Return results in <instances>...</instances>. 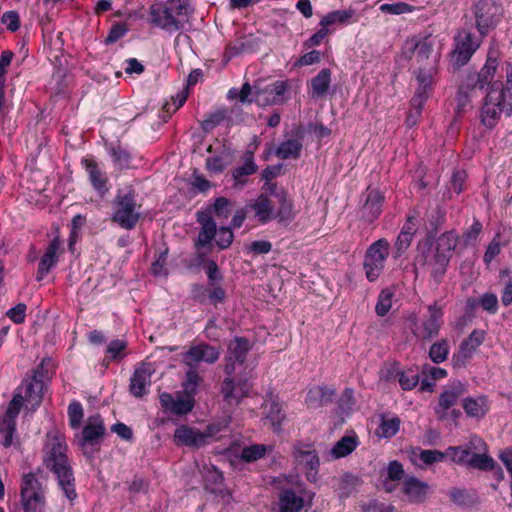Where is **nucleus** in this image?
<instances>
[{
  "label": "nucleus",
  "mask_w": 512,
  "mask_h": 512,
  "mask_svg": "<svg viewBox=\"0 0 512 512\" xmlns=\"http://www.w3.org/2000/svg\"><path fill=\"white\" fill-rule=\"evenodd\" d=\"M67 449L65 439L57 431L48 432L43 448L42 462L43 466L54 474L67 499L73 501L76 499L77 493Z\"/></svg>",
  "instance_id": "obj_1"
},
{
  "label": "nucleus",
  "mask_w": 512,
  "mask_h": 512,
  "mask_svg": "<svg viewBox=\"0 0 512 512\" xmlns=\"http://www.w3.org/2000/svg\"><path fill=\"white\" fill-rule=\"evenodd\" d=\"M194 14L191 0H165L149 8V22L170 34L182 31Z\"/></svg>",
  "instance_id": "obj_2"
},
{
  "label": "nucleus",
  "mask_w": 512,
  "mask_h": 512,
  "mask_svg": "<svg viewBox=\"0 0 512 512\" xmlns=\"http://www.w3.org/2000/svg\"><path fill=\"white\" fill-rule=\"evenodd\" d=\"M512 114V65L506 66V83L500 87L498 83H493L487 93L485 102L481 109L482 123L493 128L500 116Z\"/></svg>",
  "instance_id": "obj_3"
},
{
  "label": "nucleus",
  "mask_w": 512,
  "mask_h": 512,
  "mask_svg": "<svg viewBox=\"0 0 512 512\" xmlns=\"http://www.w3.org/2000/svg\"><path fill=\"white\" fill-rule=\"evenodd\" d=\"M447 455L456 464H465L479 470L494 468V460L487 454V445L477 435H472L463 445L450 446Z\"/></svg>",
  "instance_id": "obj_4"
},
{
  "label": "nucleus",
  "mask_w": 512,
  "mask_h": 512,
  "mask_svg": "<svg viewBox=\"0 0 512 512\" xmlns=\"http://www.w3.org/2000/svg\"><path fill=\"white\" fill-rule=\"evenodd\" d=\"M137 193L132 187L119 189L113 201L112 221L121 228L132 230L141 217V204L137 203Z\"/></svg>",
  "instance_id": "obj_5"
},
{
  "label": "nucleus",
  "mask_w": 512,
  "mask_h": 512,
  "mask_svg": "<svg viewBox=\"0 0 512 512\" xmlns=\"http://www.w3.org/2000/svg\"><path fill=\"white\" fill-rule=\"evenodd\" d=\"M389 251L390 244L384 238L373 242L366 250L363 268L366 278L370 282L376 281L381 275L389 256Z\"/></svg>",
  "instance_id": "obj_6"
},
{
  "label": "nucleus",
  "mask_w": 512,
  "mask_h": 512,
  "mask_svg": "<svg viewBox=\"0 0 512 512\" xmlns=\"http://www.w3.org/2000/svg\"><path fill=\"white\" fill-rule=\"evenodd\" d=\"M442 309L436 303L428 306V316L418 321L415 315L409 317L413 335L422 341H429L438 336L442 324Z\"/></svg>",
  "instance_id": "obj_7"
},
{
  "label": "nucleus",
  "mask_w": 512,
  "mask_h": 512,
  "mask_svg": "<svg viewBox=\"0 0 512 512\" xmlns=\"http://www.w3.org/2000/svg\"><path fill=\"white\" fill-rule=\"evenodd\" d=\"M474 14L476 26L482 36L500 21L503 10L495 0H478L475 4Z\"/></svg>",
  "instance_id": "obj_8"
},
{
  "label": "nucleus",
  "mask_w": 512,
  "mask_h": 512,
  "mask_svg": "<svg viewBox=\"0 0 512 512\" xmlns=\"http://www.w3.org/2000/svg\"><path fill=\"white\" fill-rule=\"evenodd\" d=\"M21 499L25 512H41L44 506V491L33 473L22 478Z\"/></svg>",
  "instance_id": "obj_9"
},
{
  "label": "nucleus",
  "mask_w": 512,
  "mask_h": 512,
  "mask_svg": "<svg viewBox=\"0 0 512 512\" xmlns=\"http://www.w3.org/2000/svg\"><path fill=\"white\" fill-rule=\"evenodd\" d=\"M434 47V40L428 36H412L402 46V56L407 60L415 59L417 64L428 60Z\"/></svg>",
  "instance_id": "obj_10"
},
{
  "label": "nucleus",
  "mask_w": 512,
  "mask_h": 512,
  "mask_svg": "<svg viewBox=\"0 0 512 512\" xmlns=\"http://www.w3.org/2000/svg\"><path fill=\"white\" fill-rule=\"evenodd\" d=\"M418 88L411 100L412 109L407 116V124L413 126L418 122V117L421 114L422 108L428 99V92L432 85V75L422 69L417 74Z\"/></svg>",
  "instance_id": "obj_11"
},
{
  "label": "nucleus",
  "mask_w": 512,
  "mask_h": 512,
  "mask_svg": "<svg viewBox=\"0 0 512 512\" xmlns=\"http://www.w3.org/2000/svg\"><path fill=\"white\" fill-rule=\"evenodd\" d=\"M314 492L303 491L302 495H297L291 488H284L278 496V512H301L306 511L313 505Z\"/></svg>",
  "instance_id": "obj_12"
},
{
  "label": "nucleus",
  "mask_w": 512,
  "mask_h": 512,
  "mask_svg": "<svg viewBox=\"0 0 512 512\" xmlns=\"http://www.w3.org/2000/svg\"><path fill=\"white\" fill-rule=\"evenodd\" d=\"M455 47L452 52V60L458 67L469 62L472 55L480 47V41L474 39L473 34L468 30H460L455 36Z\"/></svg>",
  "instance_id": "obj_13"
},
{
  "label": "nucleus",
  "mask_w": 512,
  "mask_h": 512,
  "mask_svg": "<svg viewBox=\"0 0 512 512\" xmlns=\"http://www.w3.org/2000/svg\"><path fill=\"white\" fill-rule=\"evenodd\" d=\"M220 357V351L206 343L191 346L182 354V362L187 367L198 368L199 363L214 364Z\"/></svg>",
  "instance_id": "obj_14"
},
{
  "label": "nucleus",
  "mask_w": 512,
  "mask_h": 512,
  "mask_svg": "<svg viewBox=\"0 0 512 512\" xmlns=\"http://www.w3.org/2000/svg\"><path fill=\"white\" fill-rule=\"evenodd\" d=\"M286 91L287 83L281 80L275 81L263 88L254 85V100L263 106L282 104L286 101Z\"/></svg>",
  "instance_id": "obj_15"
},
{
  "label": "nucleus",
  "mask_w": 512,
  "mask_h": 512,
  "mask_svg": "<svg viewBox=\"0 0 512 512\" xmlns=\"http://www.w3.org/2000/svg\"><path fill=\"white\" fill-rule=\"evenodd\" d=\"M249 350L250 343L244 337H236L229 343L228 355L224 366V371L227 375L232 376L236 370V364L241 365L245 362Z\"/></svg>",
  "instance_id": "obj_16"
},
{
  "label": "nucleus",
  "mask_w": 512,
  "mask_h": 512,
  "mask_svg": "<svg viewBox=\"0 0 512 512\" xmlns=\"http://www.w3.org/2000/svg\"><path fill=\"white\" fill-rule=\"evenodd\" d=\"M467 392L465 385L461 382H454L448 386L440 395L438 405L435 407V413L438 419L447 417V411L453 407L457 401Z\"/></svg>",
  "instance_id": "obj_17"
},
{
  "label": "nucleus",
  "mask_w": 512,
  "mask_h": 512,
  "mask_svg": "<svg viewBox=\"0 0 512 512\" xmlns=\"http://www.w3.org/2000/svg\"><path fill=\"white\" fill-rule=\"evenodd\" d=\"M197 222L201 225L198 238L195 242L196 250L211 247L212 240L217 233V225L210 211L197 212Z\"/></svg>",
  "instance_id": "obj_18"
},
{
  "label": "nucleus",
  "mask_w": 512,
  "mask_h": 512,
  "mask_svg": "<svg viewBox=\"0 0 512 512\" xmlns=\"http://www.w3.org/2000/svg\"><path fill=\"white\" fill-rule=\"evenodd\" d=\"M249 394V387L245 381L235 382L227 375L221 385V395L225 403L229 406H237L241 400Z\"/></svg>",
  "instance_id": "obj_19"
},
{
  "label": "nucleus",
  "mask_w": 512,
  "mask_h": 512,
  "mask_svg": "<svg viewBox=\"0 0 512 512\" xmlns=\"http://www.w3.org/2000/svg\"><path fill=\"white\" fill-rule=\"evenodd\" d=\"M383 195L376 189H367L365 201L359 210L360 218L367 223L374 222L382 212Z\"/></svg>",
  "instance_id": "obj_20"
},
{
  "label": "nucleus",
  "mask_w": 512,
  "mask_h": 512,
  "mask_svg": "<svg viewBox=\"0 0 512 512\" xmlns=\"http://www.w3.org/2000/svg\"><path fill=\"white\" fill-rule=\"evenodd\" d=\"M152 373L151 365L147 363H142L135 369L129 385V391L134 397L142 398L148 393Z\"/></svg>",
  "instance_id": "obj_21"
},
{
  "label": "nucleus",
  "mask_w": 512,
  "mask_h": 512,
  "mask_svg": "<svg viewBox=\"0 0 512 512\" xmlns=\"http://www.w3.org/2000/svg\"><path fill=\"white\" fill-rule=\"evenodd\" d=\"M205 489L221 498L224 503H229L232 499L231 491L223 487L224 476L220 470L212 466L206 468L204 474Z\"/></svg>",
  "instance_id": "obj_22"
},
{
  "label": "nucleus",
  "mask_w": 512,
  "mask_h": 512,
  "mask_svg": "<svg viewBox=\"0 0 512 512\" xmlns=\"http://www.w3.org/2000/svg\"><path fill=\"white\" fill-rule=\"evenodd\" d=\"M294 457L299 464L304 465L305 468L310 470L307 473V478L312 480L320 464L316 450L309 444L300 443L294 447Z\"/></svg>",
  "instance_id": "obj_23"
},
{
  "label": "nucleus",
  "mask_w": 512,
  "mask_h": 512,
  "mask_svg": "<svg viewBox=\"0 0 512 512\" xmlns=\"http://www.w3.org/2000/svg\"><path fill=\"white\" fill-rule=\"evenodd\" d=\"M104 433L105 427L102 418L99 415L91 416L82 430L78 443L82 449H85L87 445L98 443Z\"/></svg>",
  "instance_id": "obj_24"
},
{
  "label": "nucleus",
  "mask_w": 512,
  "mask_h": 512,
  "mask_svg": "<svg viewBox=\"0 0 512 512\" xmlns=\"http://www.w3.org/2000/svg\"><path fill=\"white\" fill-rule=\"evenodd\" d=\"M209 435L188 426H180L175 430L174 441L177 445L199 448L208 443Z\"/></svg>",
  "instance_id": "obj_25"
},
{
  "label": "nucleus",
  "mask_w": 512,
  "mask_h": 512,
  "mask_svg": "<svg viewBox=\"0 0 512 512\" xmlns=\"http://www.w3.org/2000/svg\"><path fill=\"white\" fill-rule=\"evenodd\" d=\"M484 340V332L474 330L468 338H466L460 345L459 351L453 356L455 366H464L466 361L471 358L476 349L482 344Z\"/></svg>",
  "instance_id": "obj_26"
},
{
  "label": "nucleus",
  "mask_w": 512,
  "mask_h": 512,
  "mask_svg": "<svg viewBox=\"0 0 512 512\" xmlns=\"http://www.w3.org/2000/svg\"><path fill=\"white\" fill-rule=\"evenodd\" d=\"M43 387L42 375L39 372H35L30 379H25L22 382L18 391L21 393L24 391V399L31 403L32 406H38L42 401Z\"/></svg>",
  "instance_id": "obj_27"
},
{
  "label": "nucleus",
  "mask_w": 512,
  "mask_h": 512,
  "mask_svg": "<svg viewBox=\"0 0 512 512\" xmlns=\"http://www.w3.org/2000/svg\"><path fill=\"white\" fill-rule=\"evenodd\" d=\"M429 485L414 476H408L403 482V493L413 503H422L429 493Z\"/></svg>",
  "instance_id": "obj_28"
},
{
  "label": "nucleus",
  "mask_w": 512,
  "mask_h": 512,
  "mask_svg": "<svg viewBox=\"0 0 512 512\" xmlns=\"http://www.w3.org/2000/svg\"><path fill=\"white\" fill-rule=\"evenodd\" d=\"M265 413L266 423L271 425L273 431L279 432L286 419L283 403L277 397H270L265 403Z\"/></svg>",
  "instance_id": "obj_29"
},
{
  "label": "nucleus",
  "mask_w": 512,
  "mask_h": 512,
  "mask_svg": "<svg viewBox=\"0 0 512 512\" xmlns=\"http://www.w3.org/2000/svg\"><path fill=\"white\" fill-rule=\"evenodd\" d=\"M60 249V241L58 238H55L52 240V242L47 247L44 255L42 256L37 274H36V280L41 281L46 274L50 271V269L56 264L57 262V254Z\"/></svg>",
  "instance_id": "obj_30"
},
{
  "label": "nucleus",
  "mask_w": 512,
  "mask_h": 512,
  "mask_svg": "<svg viewBox=\"0 0 512 512\" xmlns=\"http://www.w3.org/2000/svg\"><path fill=\"white\" fill-rule=\"evenodd\" d=\"M463 409L468 417L481 419L489 411V401L486 396L467 397L463 400Z\"/></svg>",
  "instance_id": "obj_31"
},
{
  "label": "nucleus",
  "mask_w": 512,
  "mask_h": 512,
  "mask_svg": "<svg viewBox=\"0 0 512 512\" xmlns=\"http://www.w3.org/2000/svg\"><path fill=\"white\" fill-rule=\"evenodd\" d=\"M82 165L85 167L88 175L89 180L94 187L100 194H105L108 191V188L106 186L107 183V177L105 173H103L98 164L90 159H83Z\"/></svg>",
  "instance_id": "obj_32"
},
{
  "label": "nucleus",
  "mask_w": 512,
  "mask_h": 512,
  "mask_svg": "<svg viewBox=\"0 0 512 512\" xmlns=\"http://www.w3.org/2000/svg\"><path fill=\"white\" fill-rule=\"evenodd\" d=\"M486 86L482 82L477 72L468 73L463 80L458 92L459 104L465 105L468 101L469 94L475 90H483Z\"/></svg>",
  "instance_id": "obj_33"
},
{
  "label": "nucleus",
  "mask_w": 512,
  "mask_h": 512,
  "mask_svg": "<svg viewBox=\"0 0 512 512\" xmlns=\"http://www.w3.org/2000/svg\"><path fill=\"white\" fill-rule=\"evenodd\" d=\"M331 83V71L322 69L311 79V96L314 99H322L328 92Z\"/></svg>",
  "instance_id": "obj_34"
},
{
  "label": "nucleus",
  "mask_w": 512,
  "mask_h": 512,
  "mask_svg": "<svg viewBox=\"0 0 512 512\" xmlns=\"http://www.w3.org/2000/svg\"><path fill=\"white\" fill-rule=\"evenodd\" d=\"M203 382V378L200 375L198 368L187 367L185 372V378L182 382L183 393L186 396H194L198 393V389Z\"/></svg>",
  "instance_id": "obj_35"
},
{
  "label": "nucleus",
  "mask_w": 512,
  "mask_h": 512,
  "mask_svg": "<svg viewBox=\"0 0 512 512\" xmlns=\"http://www.w3.org/2000/svg\"><path fill=\"white\" fill-rule=\"evenodd\" d=\"M256 171L257 165L254 162L253 154L246 152L244 155V163L234 170L233 178L236 184L243 186L247 182L246 177Z\"/></svg>",
  "instance_id": "obj_36"
},
{
  "label": "nucleus",
  "mask_w": 512,
  "mask_h": 512,
  "mask_svg": "<svg viewBox=\"0 0 512 512\" xmlns=\"http://www.w3.org/2000/svg\"><path fill=\"white\" fill-rule=\"evenodd\" d=\"M302 150V143L297 139H288L280 143L275 154L280 159H297Z\"/></svg>",
  "instance_id": "obj_37"
},
{
  "label": "nucleus",
  "mask_w": 512,
  "mask_h": 512,
  "mask_svg": "<svg viewBox=\"0 0 512 512\" xmlns=\"http://www.w3.org/2000/svg\"><path fill=\"white\" fill-rule=\"evenodd\" d=\"M448 496L452 503L462 508L471 507L476 503L475 494L465 488L453 487L449 490Z\"/></svg>",
  "instance_id": "obj_38"
},
{
  "label": "nucleus",
  "mask_w": 512,
  "mask_h": 512,
  "mask_svg": "<svg viewBox=\"0 0 512 512\" xmlns=\"http://www.w3.org/2000/svg\"><path fill=\"white\" fill-rule=\"evenodd\" d=\"M450 256L445 253L436 252L430 262L431 276L437 284L441 282L442 277L446 273Z\"/></svg>",
  "instance_id": "obj_39"
},
{
  "label": "nucleus",
  "mask_w": 512,
  "mask_h": 512,
  "mask_svg": "<svg viewBox=\"0 0 512 512\" xmlns=\"http://www.w3.org/2000/svg\"><path fill=\"white\" fill-rule=\"evenodd\" d=\"M357 447V439L354 436H344L335 443L331 450L334 459L349 455Z\"/></svg>",
  "instance_id": "obj_40"
},
{
  "label": "nucleus",
  "mask_w": 512,
  "mask_h": 512,
  "mask_svg": "<svg viewBox=\"0 0 512 512\" xmlns=\"http://www.w3.org/2000/svg\"><path fill=\"white\" fill-rule=\"evenodd\" d=\"M355 16V10H336L326 14L320 21V26H328L334 24H346Z\"/></svg>",
  "instance_id": "obj_41"
},
{
  "label": "nucleus",
  "mask_w": 512,
  "mask_h": 512,
  "mask_svg": "<svg viewBox=\"0 0 512 512\" xmlns=\"http://www.w3.org/2000/svg\"><path fill=\"white\" fill-rule=\"evenodd\" d=\"M253 210L255 211V216L262 223H266L271 218V214L273 211V205L269 198L265 195H260L255 202L251 205Z\"/></svg>",
  "instance_id": "obj_42"
},
{
  "label": "nucleus",
  "mask_w": 512,
  "mask_h": 512,
  "mask_svg": "<svg viewBox=\"0 0 512 512\" xmlns=\"http://www.w3.org/2000/svg\"><path fill=\"white\" fill-rule=\"evenodd\" d=\"M499 61L496 52L489 51L486 62L480 72H477L484 85H488L494 78Z\"/></svg>",
  "instance_id": "obj_43"
},
{
  "label": "nucleus",
  "mask_w": 512,
  "mask_h": 512,
  "mask_svg": "<svg viewBox=\"0 0 512 512\" xmlns=\"http://www.w3.org/2000/svg\"><path fill=\"white\" fill-rule=\"evenodd\" d=\"M457 243L458 235L455 232H445L437 239L436 252L445 253L450 256L451 252L456 248Z\"/></svg>",
  "instance_id": "obj_44"
},
{
  "label": "nucleus",
  "mask_w": 512,
  "mask_h": 512,
  "mask_svg": "<svg viewBox=\"0 0 512 512\" xmlns=\"http://www.w3.org/2000/svg\"><path fill=\"white\" fill-rule=\"evenodd\" d=\"M335 391L326 386H319L311 389L308 393L309 405H313V400H318L319 406L325 405L333 400Z\"/></svg>",
  "instance_id": "obj_45"
},
{
  "label": "nucleus",
  "mask_w": 512,
  "mask_h": 512,
  "mask_svg": "<svg viewBox=\"0 0 512 512\" xmlns=\"http://www.w3.org/2000/svg\"><path fill=\"white\" fill-rule=\"evenodd\" d=\"M449 354V344L446 339H441L432 344L429 350V358L432 362L439 364L444 362Z\"/></svg>",
  "instance_id": "obj_46"
},
{
  "label": "nucleus",
  "mask_w": 512,
  "mask_h": 512,
  "mask_svg": "<svg viewBox=\"0 0 512 512\" xmlns=\"http://www.w3.org/2000/svg\"><path fill=\"white\" fill-rule=\"evenodd\" d=\"M268 446L264 444H254L244 447L241 451V459L245 462H254L265 456Z\"/></svg>",
  "instance_id": "obj_47"
},
{
  "label": "nucleus",
  "mask_w": 512,
  "mask_h": 512,
  "mask_svg": "<svg viewBox=\"0 0 512 512\" xmlns=\"http://www.w3.org/2000/svg\"><path fill=\"white\" fill-rule=\"evenodd\" d=\"M500 280L504 285L501 291V302L504 306H509L512 304V277L508 269L500 271Z\"/></svg>",
  "instance_id": "obj_48"
},
{
  "label": "nucleus",
  "mask_w": 512,
  "mask_h": 512,
  "mask_svg": "<svg viewBox=\"0 0 512 512\" xmlns=\"http://www.w3.org/2000/svg\"><path fill=\"white\" fill-rule=\"evenodd\" d=\"M400 420L398 418L383 419L378 430V436L390 438L399 431Z\"/></svg>",
  "instance_id": "obj_49"
},
{
  "label": "nucleus",
  "mask_w": 512,
  "mask_h": 512,
  "mask_svg": "<svg viewBox=\"0 0 512 512\" xmlns=\"http://www.w3.org/2000/svg\"><path fill=\"white\" fill-rule=\"evenodd\" d=\"M393 293L389 289H384L380 292L375 307V311L379 316H385L392 306Z\"/></svg>",
  "instance_id": "obj_50"
},
{
  "label": "nucleus",
  "mask_w": 512,
  "mask_h": 512,
  "mask_svg": "<svg viewBox=\"0 0 512 512\" xmlns=\"http://www.w3.org/2000/svg\"><path fill=\"white\" fill-rule=\"evenodd\" d=\"M194 398L192 396L182 397L177 395L174 406V413L176 415H185L192 411L194 407Z\"/></svg>",
  "instance_id": "obj_51"
},
{
  "label": "nucleus",
  "mask_w": 512,
  "mask_h": 512,
  "mask_svg": "<svg viewBox=\"0 0 512 512\" xmlns=\"http://www.w3.org/2000/svg\"><path fill=\"white\" fill-rule=\"evenodd\" d=\"M380 10L383 13L392 14V15H401L406 13H411L414 10V7L405 3L398 2L393 4H382L380 6Z\"/></svg>",
  "instance_id": "obj_52"
},
{
  "label": "nucleus",
  "mask_w": 512,
  "mask_h": 512,
  "mask_svg": "<svg viewBox=\"0 0 512 512\" xmlns=\"http://www.w3.org/2000/svg\"><path fill=\"white\" fill-rule=\"evenodd\" d=\"M68 417L70 426L73 429L80 427L83 418V408L79 402H72L68 406Z\"/></svg>",
  "instance_id": "obj_53"
},
{
  "label": "nucleus",
  "mask_w": 512,
  "mask_h": 512,
  "mask_svg": "<svg viewBox=\"0 0 512 512\" xmlns=\"http://www.w3.org/2000/svg\"><path fill=\"white\" fill-rule=\"evenodd\" d=\"M226 114L225 110H219L210 114L202 121V129L206 132L213 130L226 119Z\"/></svg>",
  "instance_id": "obj_54"
},
{
  "label": "nucleus",
  "mask_w": 512,
  "mask_h": 512,
  "mask_svg": "<svg viewBox=\"0 0 512 512\" xmlns=\"http://www.w3.org/2000/svg\"><path fill=\"white\" fill-rule=\"evenodd\" d=\"M114 163L120 168H126L130 164L131 156L129 152L120 146L112 147L110 150Z\"/></svg>",
  "instance_id": "obj_55"
},
{
  "label": "nucleus",
  "mask_w": 512,
  "mask_h": 512,
  "mask_svg": "<svg viewBox=\"0 0 512 512\" xmlns=\"http://www.w3.org/2000/svg\"><path fill=\"white\" fill-rule=\"evenodd\" d=\"M232 207L230 201L225 197H219L213 205V213L218 218L227 219L231 213Z\"/></svg>",
  "instance_id": "obj_56"
},
{
  "label": "nucleus",
  "mask_w": 512,
  "mask_h": 512,
  "mask_svg": "<svg viewBox=\"0 0 512 512\" xmlns=\"http://www.w3.org/2000/svg\"><path fill=\"white\" fill-rule=\"evenodd\" d=\"M23 401H24L23 394L21 392L15 393V395L13 396L12 400L9 403V406H8V409L6 412V417L8 418L7 421L14 422V419L17 417V415L20 412Z\"/></svg>",
  "instance_id": "obj_57"
},
{
  "label": "nucleus",
  "mask_w": 512,
  "mask_h": 512,
  "mask_svg": "<svg viewBox=\"0 0 512 512\" xmlns=\"http://www.w3.org/2000/svg\"><path fill=\"white\" fill-rule=\"evenodd\" d=\"M478 302L482 309L490 314H495L498 310V298L494 293H484Z\"/></svg>",
  "instance_id": "obj_58"
},
{
  "label": "nucleus",
  "mask_w": 512,
  "mask_h": 512,
  "mask_svg": "<svg viewBox=\"0 0 512 512\" xmlns=\"http://www.w3.org/2000/svg\"><path fill=\"white\" fill-rule=\"evenodd\" d=\"M215 237L217 246L226 249L231 245L234 235L230 227H220Z\"/></svg>",
  "instance_id": "obj_59"
},
{
  "label": "nucleus",
  "mask_w": 512,
  "mask_h": 512,
  "mask_svg": "<svg viewBox=\"0 0 512 512\" xmlns=\"http://www.w3.org/2000/svg\"><path fill=\"white\" fill-rule=\"evenodd\" d=\"M445 456H448L447 450L445 452H441L438 450H423L420 453V459L425 464H433L436 462H440L445 458Z\"/></svg>",
  "instance_id": "obj_60"
},
{
  "label": "nucleus",
  "mask_w": 512,
  "mask_h": 512,
  "mask_svg": "<svg viewBox=\"0 0 512 512\" xmlns=\"http://www.w3.org/2000/svg\"><path fill=\"white\" fill-rule=\"evenodd\" d=\"M1 20L11 32H15L20 28V18L16 11L5 12Z\"/></svg>",
  "instance_id": "obj_61"
},
{
  "label": "nucleus",
  "mask_w": 512,
  "mask_h": 512,
  "mask_svg": "<svg viewBox=\"0 0 512 512\" xmlns=\"http://www.w3.org/2000/svg\"><path fill=\"white\" fill-rule=\"evenodd\" d=\"M413 236L409 233H401L398 235L395 242V257H400L410 246Z\"/></svg>",
  "instance_id": "obj_62"
},
{
  "label": "nucleus",
  "mask_w": 512,
  "mask_h": 512,
  "mask_svg": "<svg viewBox=\"0 0 512 512\" xmlns=\"http://www.w3.org/2000/svg\"><path fill=\"white\" fill-rule=\"evenodd\" d=\"M14 432L15 423L13 421H5L4 427L0 429L1 442L5 447L11 446Z\"/></svg>",
  "instance_id": "obj_63"
},
{
  "label": "nucleus",
  "mask_w": 512,
  "mask_h": 512,
  "mask_svg": "<svg viewBox=\"0 0 512 512\" xmlns=\"http://www.w3.org/2000/svg\"><path fill=\"white\" fill-rule=\"evenodd\" d=\"M418 375L413 372H401L399 375V383L404 390H411L418 384Z\"/></svg>",
  "instance_id": "obj_64"
}]
</instances>
